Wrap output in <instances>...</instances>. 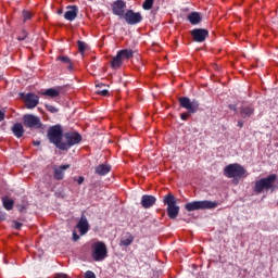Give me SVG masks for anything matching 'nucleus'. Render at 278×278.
<instances>
[{"instance_id": "39", "label": "nucleus", "mask_w": 278, "mask_h": 278, "mask_svg": "<svg viewBox=\"0 0 278 278\" xmlns=\"http://www.w3.org/2000/svg\"><path fill=\"white\" fill-rule=\"evenodd\" d=\"M23 227V224L15 222V229H21Z\"/></svg>"}, {"instance_id": "12", "label": "nucleus", "mask_w": 278, "mask_h": 278, "mask_svg": "<svg viewBox=\"0 0 278 278\" xmlns=\"http://www.w3.org/2000/svg\"><path fill=\"white\" fill-rule=\"evenodd\" d=\"M191 36H192L194 42H205V38H207V36H210V33L207 31V29L195 28V29L191 30Z\"/></svg>"}, {"instance_id": "42", "label": "nucleus", "mask_w": 278, "mask_h": 278, "mask_svg": "<svg viewBox=\"0 0 278 278\" xmlns=\"http://www.w3.org/2000/svg\"><path fill=\"white\" fill-rule=\"evenodd\" d=\"M74 240H75V241L79 240V236H77L76 233H74Z\"/></svg>"}, {"instance_id": "23", "label": "nucleus", "mask_w": 278, "mask_h": 278, "mask_svg": "<svg viewBox=\"0 0 278 278\" xmlns=\"http://www.w3.org/2000/svg\"><path fill=\"white\" fill-rule=\"evenodd\" d=\"M117 55H119L122 61L125 62V60H129L130 58H134V51L129 49H124L118 51Z\"/></svg>"}, {"instance_id": "26", "label": "nucleus", "mask_w": 278, "mask_h": 278, "mask_svg": "<svg viewBox=\"0 0 278 278\" xmlns=\"http://www.w3.org/2000/svg\"><path fill=\"white\" fill-rule=\"evenodd\" d=\"M112 68H121L123 66V59L121 58L119 54H116L111 62Z\"/></svg>"}, {"instance_id": "31", "label": "nucleus", "mask_w": 278, "mask_h": 278, "mask_svg": "<svg viewBox=\"0 0 278 278\" xmlns=\"http://www.w3.org/2000/svg\"><path fill=\"white\" fill-rule=\"evenodd\" d=\"M46 109L48 110V112H51L52 114L58 113V109L55 106H53V105L47 104Z\"/></svg>"}, {"instance_id": "43", "label": "nucleus", "mask_w": 278, "mask_h": 278, "mask_svg": "<svg viewBox=\"0 0 278 278\" xmlns=\"http://www.w3.org/2000/svg\"><path fill=\"white\" fill-rule=\"evenodd\" d=\"M0 220H3V214L0 213Z\"/></svg>"}, {"instance_id": "3", "label": "nucleus", "mask_w": 278, "mask_h": 278, "mask_svg": "<svg viewBox=\"0 0 278 278\" xmlns=\"http://www.w3.org/2000/svg\"><path fill=\"white\" fill-rule=\"evenodd\" d=\"M64 138V131L62 130V126L55 125L48 129V139L51 144H54L56 149L62 151V139Z\"/></svg>"}, {"instance_id": "5", "label": "nucleus", "mask_w": 278, "mask_h": 278, "mask_svg": "<svg viewBox=\"0 0 278 278\" xmlns=\"http://www.w3.org/2000/svg\"><path fill=\"white\" fill-rule=\"evenodd\" d=\"M275 181H277V176L275 174H271L266 178L257 180L254 185V192L256 194H262L264 190H270Z\"/></svg>"}, {"instance_id": "38", "label": "nucleus", "mask_w": 278, "mask_h": 278, "mask_svg": "<svg viewBox=\"0 0 278 278\" xmlns=\"http://www.w3.org/2000/svg\"><path fill=\"white\" fill-rule=\"evenodd\" d=\"M237 125H238V127H240V128L244 127V121L239 119Z\"/></svg>"}, {"instance_id": "25", "label": "nucleus", "mask_w": 278, "mask_h": 278, "mask_svg": "<svg viewBox=\"0 0 278 278\" xmlns=\"http://www.w3.org/2000/svg\"><path fill=\"white\" fill-rule=\"evenodd\" d=\"M188 21L191 25H199V23H201V15L197 12H192L188 15Z\"/></svg>"}, {"instance_id": "1", "label": "nucleus", "mask_w": 278, "mask_h": 278, "mask_svg": "<svg viewBox=\"0 0 278 278\" xmlns=\"http://www.w3.org/2000/svg\"><path fill=\"white\" fill-rule=\"evenodd\" d=\"M224 175L228 179L240 180L242 177H249L244 167L238 163L229 164L224 168Z\"/></svg>"}, {"instance_id": "15", "label": "nucleus", "mask_w": 278, "mask_h": 278, "mask_svg": "<svg viewBox=\"0 0 278 278\" xmlns=\"http://www.w3.org/2000/svg\"><path fill=\"white\" fill-rule=\"evenodd\" d=\"M77 14H79V9L77 7H67V11L64 14V20L73 22L77 18Z\"/></svg>"}, {"instance_id": "19", "label": "nucleus", "mask_w": 278, "mask_h": 278, "mask_svg": "<svg viewBox=\"0 0 278 278\" xmlns=\"http://www.w3.org/2000/svg\"><path fill=\"white\" fill-rule=\"evenodd\" d=\"M61 91H62V87L49 88V89H46L41 94H43V97L55 98V97H60Z\"/></svg>"}, {"instance_id": "35", "label": "nucleus", "mask_w": 278, "mask_h": 278, "mask_svg": "<svg viewBox=\"0 0 278 278\" xmlns=\"http://www.w3.org/2000/svg\"><path fill=\"white\" fill-rule=\"evenodd\" d=\"M190 116V114H188V113H182L181 115H180V118H181V121H188V117Z\"/></svg>"}, {"instance_id": "8", "label": "nucleus", "mask_w": 278, "mask_h": 278, "mask_svg": "<svg viewBox=\"0 0 278 278\" xmlns=\"http://www.w3.org/2000/svg\"><path fill=\"white\" fill-rule=\"evenodd\" d=\"M179 104L189 114H197V112H199V101L197 100H190L188 97H181L179 98Z\"/></svg>"}, {"instance_id": "20", "label": "nucleus", "mask_w": 278, "mask_h": 278, "mask_svg": "<svg viewBox=\"0 0 278 278\" xmlns=\"http://www.w3.org/2000/svg\"><path fill=\"white\" fill-rule=\"evenodd\" d=\"M110 170H112V166H110L108 164H100L96 167V174L100 175L101 177L108 175V173H110Z\"/></svg>"}, {"instance_id": "28", "label": "nucleus", "mask_w": 278, "mask_h": 278, "mask_svg": "<svg viewBox=\"0 0 278 278\" xmlns=\"http://www.w3.org/2000/svg\"><path fill=\"white\" fill-rule=\"evenodd\" d=\"M31 16H34V14L27 10L23 11V21L24 23H27V21H31Z\"/></svg>"}, {"instance_id": "34", "label": "nucleus", "mask_w": 278, "mask_h": 278, "mask_svg": "<svg viewBox=\"0 0 278 278\" xmlns=\"http://www.w3.org/2000/svg\"><path fill=\"white\" fill-rule=\"evenodd\" d=\"M27 38V31L23 30L22 35L17 37V40H25Z\"/></svg>"}, {"instance_id": "44", "label": "nucleus", "mask_w": 278, "mask_h": 278, "mask_svg": "<svg viewBox=\"0 0 278 278\" xmlns=\"http://www.w3.org/2000/svg\"><path fill=\"white\" fill-rule=\"evenodd\" d=\"M59 14H62V11H59Z\"/></svg>"}, {"instance_id": "30", "label": "nucleus", "mask_w": 278, "mask_h": 278, "mask_svg": "<svg viewBox=\"0 0 278 278\" xmlns=\"http://www.w3.org/2000/svg\"><path fill=\"white\" fill-rule=\"evenodd\" d=\"M78 51H80V53H84L86 51V42L84 41H78Z\"/></svg>"}, {"instance_id": "18", "label": "nucleus", "mask_w": 278, "mask_h": 278, "mask_svg": "<svg viewBox=\"0 0 278 278\" xmlns=\"http://www.w3.org/2000/svg\"><path fill=\"white\" fill-rule=\"evenodd\" d=\"M68 168H71L70 164L54 167V179H56L58 181H62V179H64V170H68Z\"/></svg>"}, {"instance_id": "21", "label": "nucleus", "mask_w": 278, "mask_h": 278, "mask_svg": "<svg viewBox=\"0 0 278 278\" xmlns=\"http://www.w3.org/2000/svg\"><path fill=\"white\" fill-rule=\"evenodd\" d=\"M12 131L16 138H23V134H25L23 124H21V123L14 124L12 127Z\"/></svg>"}, {"instance_id": "10", "label": "nucleus", "mask_w": 278, "mask_h": 278, "mask_svg": "<svg viewBox=\"0 0 278 278\" xmlns=\"http://www.w3.org/2000/svg\"><path fill=\"white\" fill-rule=\"evenodd\" d=\"M124 18L128 25H138V23H142V15L131 10H128L124 14Z\"/></svg>"}, {"instance_id": "13", "label": "nucleus", "mask_w": 278, "mask_h": 278, "mask_svg": "<svg viewBox=\"0 0 278 278\" xmlns=\"http://www.w3.org/2000/svg\"><path fill=\"white\" fill-rule=\"evenodd\" d=\"M24 99H25V105L28 110H34V108H36V105H38L39 103L38 96L34 93H27Z\"/></svg>"}, {"instance_id": "33", "label": "nucleus", "mask_w": 278, "mask_h": 278, "mask_svg": "<svg viewBox=\"0 0 278 278\" xmlns=\"http://www.w3.org/2000/svg\"><path fill=\"white\" fill-rule=\"evenodd\" d=\"M85 278H97V276H96L92 271L88 270V271L85 274Z\"/></svg>"}, {"instance_id": "29", "label": "nucleus", "mask_w": 278, "mask_h": 278, "mask_svg": "<svg viewBox=\"0 0 278 278\" xmlns=\"http://www.w3.org/2000/svg\"><path fill=\"white\" fill-rule=\"evenodd\" d=\"M153 1L154 0H146L143 2V10H151V8H153Z\"/></svg>"}, {"instance_id": "37", "label": "nucleus", "mask_w": 278, "mask_h": 278, "mask_svg": "<svg viewBox=\"0 0 278 278\" xmlns=\"http://www.w3.org/2000/svg\"><path fill=\"white\" fill-rule=\"evenodd\" d=\"M76 181H77L78 186H81V184H84V176H79Z\"/></svg>"}, {"instance_id": "24", "label": "nucleus", "mask_w": 278, "mask_h": 278, "mask_svg": "<svg viewBox=\"0 0 278 278\" xmlns=\"http://www.w3.org/2000/svg\"><path fill=\"white\" fill-rule=\"evenodd\" d=\"M2 205L4 210H7L8 212H10L11 210H14V201L9 197L2 198Z\"/></svg>"}, {"instance_id": "14", "label": "nucleus", "mask_w": 278, "mask_h": 278, "mask_svg": "<svg viewBox=\"0 0 278 278\" xmlns=\"http://www.w3.org/2000/svg\"><path fill=\"white\" fill-rule=\"evenodd\" d=\"M77 229H79L80 236H86L87 231H90V224H88L86 215H81L80 220L77 224Z\"/></svg>"}, {"instance_id": "7", "label": "nucleus", "mask_w": 278, "mask_h": 278, "mask_svg": "<svg viewBox=\"0 0 278 278\" xmlns=\"http://www.w3.org/2000/svg\"><path fill=\"white\" fill-rule=\"evenodd\" d=\"M164 203H165V205H167V216L172 219L177 218V216H179V206L177 205L175 195H173L170 193L165 195Z\"/></svg>"}, {"instance_id": "17", "label": "nucleus", "mask_w": 278, "mask_h": 278, "mask_svg": "<svg viewBox=\"0 0 278 278\" xmlns=\"http://www.w3.org/2000/svg\"><path fill=\"white\" fill-rule=\"evenodd\" d=\"M255 114V109L251 105H242L240 108V116L241 118H251Z\"/></svg>"}, {"instance_id": "6", "label": "nucleus", "mask_w": 278, "mask_h": 278, "mask_svg": "<svg viewBox=\"0 0 278 278\" xmlns=\"http://www.w3.org/2000/svg\"><path fill=\"white\" fill-rule=\"evenodd\" d=\"M63 138L65 142L63 141L61 151H68L71 147H75V144H79V142H81V135L77 131L65 132Z\"/></svg>"}, {"instance_id": "27", "label": "nucleus", "mask_w": 278, "mask_h": 278, "mask_svg": "<svg viewBox=\"0 0 278 278\" xmlns=\"http://www.w3.org/2000/svg\"><path fill=\"white\" fill-rule=\"evenodd\" d=\"M60 62H63V64H67V68L70 71H73V63L71 62V59L68 56H58Z\"/></svg>"}, {"instance_id": "36", "label": "nucleus", "mask_w": 278, "mask_h": 278, "mask_svg": "<svg viewBox=\"0 0 278 278\" xmlns=\"http://www.w3.org/2000/svg\"><path fill=\"white\" fill-rule=\"evenodd\" d=\"M228 108H229V110H232V112H238L236 104H229Z\"/></svg>"}, {"instance_id": "16", "label": "nucleus", "mask_w": 278, "mask_h": 278, "mask_svg": "<svg viewBox=\"0 0 278 278\" xmlns=\"http://www.w3.org/2000/svg\"><path fill=\"white\" fill-rule=\"evenodd\" d=\"M155 201H157L155 197L146 194L141 198V205L144 210H149V207H153V205H155Z\"/></svg>"}, {"instance_id": "9", "label": "nucleus", "mask_w": 278, "mask_h": 278, "mask_svg": "<svg viewBox=\"0 0 278 278\" xmlns=\"http://www.w3.org/2000/svg\"><path fill=\"white\" fill-rule=\"evenodd\" d=\"M25 127H28L29 129H41L42 128V122H40V117L33 115V114H26L23 117Z\"/></svg>"}, {"instance_id": "2", "label": "nucleus", "mask_w": 278, "mask_h": 278, "mask_svg": "<svg viewBox=\"0 0 278 278\" xmlns=\"http://www.w3.org/2000/svg\"><path fill=\"white\" fill-rule=\"evenodd\" d=\"M216 207H218V202L210 200L193 201L185 205V210H187V212H195L199 210H216Z\"/></svg>"}, {"instance_id": "4", "label": "nucleus", "mask_w": 278, "mask_h": 278, "mask_svg": "<svg viewBox=\"0 0 278 278\" xmlns=\"http://www.w3.org/2000/svg\"><path fill=\"white\" fill-rule=\"evenodd\" d=\"M91 257L94 262H103L108 257V245L103 241L91 244Z\"/></svg>"}, {"instance_id": "40", "label": "nucleus", "mask_w": 278, "mask_h": 278, "mask_svg": "<svg viewBox=\"0 0 278 278\" xmlns=\"http://www.w3.org/2000/svg\"><path fill=\"white\" fill-rule=\"evenodd\" d=\"M3 118H5V114L0 111V123H1V121H3Z\"/></svg>"}, {"instance_id": "32", "label": "nucleus", "mask_w": 278, "mask_h": 278, "mask_svg": "<svg viewBox=\"0 0 278 278\" xmlns=\"http://www.w3.org/2000/svg\"><path fill=\"white\" fill-rule=\"evenodd\" d=\"M97 94H101V97H108V94H110V91H108V89L98 90Z\"/></svg>"}, {"instance_id": "11", "label": "nucleus", "mask_w": 278, "mask_h": 278, "mask_svg": "<svg viewBox=\"0 0 278 278\" xmlns=\"http://www.w3.org/2000/svg\"><path fill=\"white\" fill-rule=\"evenodd\" d=\"M125 8H127V3L123 0H116L112 3V12L115 16H125Z\"/></svg>"}, {"instance_id": "41", "label": "nucleus", "mask_w": 278, "mask_h": 278, "mask_svg": "<svg viewBox=\"0 0 278 278\" xmlns=\"http://www.w3.org/2000/svg\"><path fill=\"white\" fill-rule=\"evenodd\" d=\"M34 144L35 147H40V141H35Z\"/></svg>"}, {"instance_id": "22", "label": "nucleus", "mask_w": 278, "mask_h": 278, "mask_svg": "<svg viewBox=\"0 0 278 278\" xmlns=\"http://www.w3.org/2000/svg\"><path fill=\"white\" fill-rule=\"evenodd\" d=\"M134 242V236L131 233H127L126 236L122 237L119 241V247H130Z\"/></svg>"}]
</instances>
